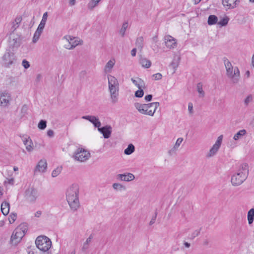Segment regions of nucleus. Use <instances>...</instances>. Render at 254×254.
<instances>
[{
  "instance_id": "nucleus-58",
  "label": "nucleus",
  "mask_w": 254,
  "mask_h": 254,
  "mask_svg": "<svg viewBox=\"0 0 254 254\" xmlns=\"http://www.w3.org/2000/svg\"><path fill=\"white\" fill-rule=\"evenodd\" d=\"M152 41L155 45H156L158 42L157 36H154L152 38Z\"/></svg>"
},
{
  "instance_id": "nucleus-27",
  "label": "nucleus",
  "mask_w": 254,
  "mask_h": 254,
  "mask_svg": "<svg viewBox=\"0 0 254 254\" xmlns=\"http://www.w3.org/2000/svg\"><path fill=\"white\" fill-rule=\"evenodd\" d=\"M134 150V146L132 144H129L127 147L124 150V153L126 155H130Z\"/></svg>"
},
{
  "instance_id": "nucleus-53",
  "label": "nucleus",
  "mask_w": 254,
  "mask_h": 254,
  "mask_svg": "<svg viewBox=\"0 0 254 254\" xmlns=\"http://www.w3.org/2000/svg\"><path fill=\"white\" fill-rule=\"evenodd\" d=\"M47 135L49 137H52L54 135V131L52 129H49L47 131Z\"/></svg>"
},
{
  "instance_id": "nucleus-25",
  "label": "nucleus",
  "mask_w": 254,
  "mask_h": 254,
  "mask_svg": "<svg viewBox=\"0 0 254 254\" xmlns=\"http://www.w3.org/2000/svg\"><path fill=\"white\" fill-rule=\"evenodd\" d=\"M136 46L140 51L142 50L143 47V38L142 36H140L137 38L135 42Z\"/></svg>"
},
{
  "instance_id": "nucleus-61",
  "label": "nucleus",
  "mask_w": 254,
  "mask_h": 254,
  "mask_svg": "<svg viewBox=\"0 0 254 254\" xmlns=\"http://www.w3.org/2000/svg\"><path fill=\"white\" fill-rule=\"evenodd\" d=\"M7 182L9 184L13 185L14 183V179L13 178L8 179Z\"/></svg>"
},
{
  "instance_id": "nucleus-24",
  "label": "nucleus",
  "mask_w": 254,
  "mask_h": 254,
  "mask_svg": "<svg viewBox=\"0 0 254 254\" xmlns=\"http://www.w3.org/2000/svg\"><path fill=\"white\" fill-rule=\"evenodd\" d=\"M218 18L215 15H210L208 16V24L209 25H212L215 24L217 23Z\"/></svg>"
},
{
  "instance_id": "nucleus-49",
  "label": "nucleus",
  "mask_w": 254,
  "mask_h": 254,
  "mask_svg": "<svg viewBox=\"0 0 254 254\" xmlns=\"http://www.w3.org/2000/svg\"><path fill=\"white\" fill-rule=\"evenodd\" d=\"M157 215V212L156 211L155 212L154 216L152 218V219H151V220L149 222L150 225H152V224H153L155 223Z\"/></svg>"
},
{
  "instance_id": "nucleus-29",
  "label": "nucleus",
  "mask_w": 254,
  "mask_h": 254,
  "mask_svg": "<svg viewBox=\"0 0 254 254\" xmlns=\"http://www.w3.org/2000/svg\"><path fill=\"white\" fill-rule=\"evenodd\" d=\"M113 188L114 190H126V188L125 186L122 185L119 183H114L113 184Z\"/></svg>"
},
{
  "instance_id": "nucleus-5",
  "label": "nucleus",
  "mask_w": 254,
  "mask_h": 254,
  "mask_svg": "<svg viewBox=\"0 0 254 254\" xmlns=\"http://www.w3.org/2000/svg\"><path fill=\"white\" fill-rule=\"evenodd\" d=\"M109 89L113 103H116L118 100L119 95V83L118 80L112 75L108 76Z\"/></svg>"
},
{
  "instance_id": "nucleus-20",
  "label": "nucleus",
  "mask_w": 254,
  "mask_h": 254,
  "mask_svg": "<svg viewBox=\"0 0 254 254\" xmlns=\"http://www.w3.org/2000/svg\"><path fill=\"white\" fill-rule=\"evenodd\" d=\"M10 205L6 201L3 202L1 204V211L4 215H6L9 211Z\"/></svg>"
},
{
  "instance_id": "nucleus-35",
  "label": "nucleus",
  "mask_w": 254,
  "mask_h": 254,
  "mask_svg": "<svg viewBox=\"0 0 254 254\" xmlns=\"http://www.w3.org/2000/svg\"><path fill=\"white\" fill-rule=\"evenodd\" d=\"M41 33V32L36 30L32 39V42L33 43H35L38 41Z\"/></svg>"
},
{
  "instance_id": "nucleus-41",
  "label": "nucleus",
  "mask_w": 254,
  "mask_h": 254,
  "mask_svg": "<svg viewBox=\"0 0 254 254\" xmlns=\"http://www.w3.org/2000/svg\"><path fill=\"white\" fill-rule=\"evenodd\" d=\"M143 95L144 91L141 88L140 89H139V90L135 91L134 94L135 97L137 98H141L143 96Z\"/></svg>"
},
{
  "instance_id": "nucleus-59",
  "label": "nucleus",
  "mask_w": 254,
  "mask_h": 254,
  "mask_svg": "<svg viewBox=\"0 0 254 254\" xmlns=\"http://www.w3.org/2000/svg\"><path fill=\"white\" fill-rule=\"evenodd\" d=\"M47 17H48V12H46L43 15L42 19L47 20Z\"/></svg>"
},
{
  "instance_id": "nucleus-28",
  "label": "nucleus",
  "mask_w": 254,
  "mask_h": 254,
  "mask_svg": "<svg viewBox=\"0 0 254 254\" xmlns=\"http://www.w3.org/2000/svg\"><path fill=\"white\" fill-rule=\"evenodd\" d=\"M246 130L245 129H242L239 130L237 133L234 135L233 137L234 139L235 140H238L239 138H241L243 136H244L246 133Z\"/></svg>"
},
{
  "instance_id": "nucleus-46",
  "label": "nucleus",
  "mask_w": 254,
  "mask_h": 254,
  "mask_svg": "<svg viewBox=\"0 0 254 254\" xmlns=\"http://www.w3.org/2000/svg\"><path fill=\"white\" fill-rule=\"evenodd\" d=\"M200 233V230H197L194 231L191 234L190 239H193L195 237L198 236Z\"/></svg>"
},
{
  "instance_id": "nucleus-22",
  "label": "nucleus",
  "mask_w": 254,
  "mask_h": 254,
  "mask_svg": "<svg viewBox=\"0 0 254 254\" xmlns=\"http://www.w3.org/2000/svg\"><path fill=\"white\" fill-rule=\"evenodd\" d=\"M180 61V58L179 57H175L170 63V66L174 69V73L175 72L177 68L178 67Z\"/></svg>"
},
{
  "instance_id": "nucleus-15",
  "label": "nucleus",
  "mask_w": 254,
  "mask_h": 254,
  "mask_svg": "<svg viewBox=\"0 0 254 254\" xmlns=\"http://www.w3.org/2000/svg\"><path fill=\"white\" fill-rule=\"evenodd\" d=\"M47 166V163L46 160L41 159L40 160L37 165H36L34 172L36 173L37 172H45Z\"/></svg>"
},
{
  "instance_id": "nucleus-36",
  "label": "nucleus",
  "mask_w": 254,
  "mask_h": 254,
  "mask_svg": "<svg viewBox=\"0 0 254 254\" xmlns=\"http://www.w3.org/2000/svg\"><path fill=\"white\" fill-rule=\"evenodd\" d=\"M253 100V96L252 95H249L244 100V104L246 106H248L249 104Z\"/></svg>"
},
{
  "instance_id": "nucleus-38",
  "label": "nucleus",
  "mask_w": 254,
  "mask_h": 254,
  "mask_svg": "<svg viewBox=\"0 0 254 254\" xmlns=\"http://www.w3.org/2000/svg\"><path fill=\"white\" fill-rule=\"evenodd\" d=\"M229 21V18L227 17L223 18L220 21L218 22V24L220 25L221 26H226Z\"/></svg>"
},
{
  "instance_id": "nucleus-42",
  "label": "nucleus",
  "mask_w": 254,
  "mask_h": 254,
  "mask_svg": "<svg viewBox=\"0 0 254 254\" xmlns=\"http://www.w3.org/2000/svg\"><path fill=\"white\" fill-rule=\"evenodd\" d=\"M17 215L16 213H11L9 215V221L10 224L13 223L16 220Z\"/></svg>"
},
{
  "instance_id": "nucleus-37",
  "label": "nucleus",
  "mask_w": 254,
  "mask_h": 254,
  "mask_svg": "<svg viewBox=\"0 0 254 254\" xmlns=\"http://www.w3.org/2000/svg\"><path fill=\"white\" fill-rule=\"evenodd\" d=\"M98 3H96V1H93V0H91L88 3L87 7L88 8L91 10H93V8L96 7L98 5Z\"/></svg>"
},
{
  "instance_id": "nucleus-56",
  "label": "nucleus",
  "mask_w": 254,
  "mask_h": 254,
  "mask_svg": "<svg viewBox=\"0 0 254 254\" xmlns=\"http://www.w3.org/2000/svg\"><path fill=\"white\" fill-rule=\"evenodd\" d=\"M159 47L158 45H155L154 46H153L152 47V49L154 51H155L156 53L158 52V50H159Z\"/></svg>"
},
{
  "instance_id": "nucleus-6",
  "label": "nucleus",
  "mask_w": 254,
  "mask_h": 254,
  "mask_svg": "<svg viewBox=\"0 0 254 254\" xmlns=\"http://www.w3.org/2000/svg\"><path fill=\"white\" fill-rule=\"evenodd\" d=\"M36 247L43 252L48 251L52 246L51 241L45 236H38L35 241Z\"/></svg>"
},
{
  "instance_id": "nucleus-45",
  "label": "nucleus",
  "mask_w": 254,
  "mask_h": 254,
  "mask_svg": "<svg viewBox=\"0 0 254 254\" xmlns=\"http://www.w3.org/2000/svg\"><path fill=\"white\" fill-rule=\"evenodd\" d=\"M22 64L25 69H27L30 67L29 63L26 60L22 61Z\"/></svg>"
},
{
  "instance_id": "nucleus-26",
  "label": "nucleus",
  "mask_w": 254,
  "mask_h": 254,
  "mask_svg": "<svg viewBox=\"0 0 254 254\" xmlns=\"http://www.w3.org/2000/svg\"><path fill=\"white\" fill-rule=\"evenodd\" d=\"M248 220L249 224H252L254 220V208H251L248 213Z\"/></svg>"
},
{
  "instance_id": "nucleus-18",
  "label": "nucleus",
  "mask_w": 254,
  "mask_h": 254,
  "mask_svg": "<svg viewBox=\"0 0 254 254\" xmlns=\"http://www.w3.org/2000/svg\"><path fill=\"white\" fill-rule=\"evenodd\" d=\"M237 0H223L222 3L227 8H234L237 6Z\"/></svg>"
},
{
  "instance_id": "nucleus-1",
  "label": "nucleus",
  "mask_w": 254,
  "mask_h": 254,
  "mask_svg": "<svg viewBox=\"0 0 254 254\" xmlns=\"http://www.w3.org/2000/svg\"><path fill=\"white\" fill-rule=\"evenodd\" d=\"M79 186L76 184L71 185L66 190V198L71 209L75 211L79 207L78 199Z\"/></svg>"
},
{
  "instance_id": "nucleus-60",
  "label": "nucleus",
  "mask_w": 254,
  "mask_h": 254,
  "mask_svg": "<svg viewBox=\"0 0 254 254\" xmlns=\"http://www.w3.org/2000/svg\"><path fill=\"white\" fill-rule=\"evenodd\" d=\"M76 1L75 0H69V3L70 5L73 6L75 4Z\"/></svg>"
},
{
  "instance_id": "nucleus-55",
  "label": "nucleus",
  "mask_w": 254,
  "mask_h": 254,
  "mask_svg": "<svg viewBox=\"0 0 254 254\" xmlns=\"http://www.w3.org/2000/svg\"><path fill=\"white\" fill-rule=\"evenodd\" d=\"M42 214V211H40V210H38L35 213V217H39Z\"/></svg>"
},
{
  "instance_id": "nucleus-52",
  "label": "nucleus",
  "mask_w": 254,
  "mask_h": 254,
  "mask_svg": "<svg viewBox=\"0 0 254 254\" xmlns=\"http://www.w3.org/2000/svg\"><path fill=\"white\" fill-rule=\"evenodd\" d=\"M44 27H45V26H44L42 25H41V24H39V26H38V28H37L36 30L38 31H39V32H40L41 33H42Z\"/></svg>"
},
{
  "instance_id": "nucleus-11",
  "label": "nucleus",
  "mask_w": 254,
  "mask_h": 254,
  "mask_svg": "<svg viewBox=\"0 0 254 254\" xmlns=\"http://www.w3.org/2000/svg\"><path fill=\"white\" fill-rule=\"evenodd\" d=\"M10 100V95L8 92L0 91V106L4 107L8 106Z\"/></svg>"
},
{
  "instance_id": "nucleus-64",
  "label": "nucleus",
  "mask_w": 254,
  "mask_h": 254,
  "mask_svg": "<svg viewBox=\"0 0 254 254\" xmlns=\"http://www.w3.org/2000/svg\"><path fill=\"white\" fill-rule=\"evenodd\" d=\"M245 76L247 78H248L250 76V72L249 70H247L246 72H245Z\"/></svg>"
},
{
  "instance_id": "nucleus-47",
  "label": "nucleus",
  "mask_w": 254,
  "mask_h": 254,
  "mask_svg": "<svg viewBox=\"0 0 254 254\" xmlns=\"http://www.w3.org/2000/svg\"><path fill=\"white\" fill-rule=\"evenodd\" d=\"M127 182H129V181H132L134 179L135 177L132 174L130 173H127Z\"/></svg>"
},
{
  "instance_id": "nucleus-19",
  "label": "nucleus",
  "mask_w": 254,
  "mask_h": 254,
  "mask_svg": "<svg viewBox=\"0 0 254 254\" xmlns=\"http://www.w3.org/2000/svg\"><path fill=\"white\" fill-rule=\"evenodd\" d=\"M23 141L24 145L26 146V150L28 152H31L33 150V147L32 145H33V142L29 136H26L23 137Z\"/></svg>"
},
{
  "instance_id": "nucleus-13",
  "label": "nucleus",
  "mask_w": 254,
  "mask_h": 254,
  "mask_svg": "<svg viewBox=\"0 0 254 254\" xmlns=\"http://www.w3.org/2000/svg\"><path fill=\"white\" fill-rule=\"evenodd\" d=\"M2 59L5 62V63L8 65L12 64L13 61L15 60L14 54L10 50H7L3 56Z\"/></svg>"
},
{
  "instance_id": "nucleus-17",
  "label": "nucleus",
  "mask_w": 254,
  "mask_h": 254,
  "mask_svg": "<svg viewBox=\"0 0 254 254\" xmlns=\"http://www.w3.org/2000/svg\"><path fill=\"white\" fill-rule=\"evenodd\" d=\"M68 42L71 44L70 48H74L76 46L79 44V41L76 37H73L69 35H66L64 37Z\"/></svg>"
},
{
  "instance_id": "nucleus-9",
  "label": "nucleus",
  "mask_w": 254,
  "mask_h": 254,
  "mask_svg": "<svg viewBox=\"0 0 254 254\" xmlns=\"http://www.w3.org/2000/svg\"><path fill=\"white\" fill-rule=\"evenodd\" d=\"M38 196L37 190L33 187L28 188L25 191L26 198L31 203L34 202L37 198Z\"/></svg>"
},
{
  "instance_id": "nucleus-16",
  "label": "nucleus",
  "mask_w": 254,
  "mask_h": 254,
  "mask_svg": "<svg viewBox=\"0 0 254 254\" xmlns=\"http://www.w3.org/2000/svg\"><path fill=\"white\" fill-rule=\"evenodd\" d=\"M82 119L86 120L90 122L93 124L95 127L99 128L101 126V122L99 119L93 116H84L82 117Z\"/></svg>"
},
{
  "instance_id": "nucleus-57",
  "label": "nucleus",
  "mask_w": 254,
  "mask_h": 254,
  "mask_svg": "<svg viewBox=\"0 0 254 254\" xmlns=\"http://www.w3.org/2000/svg\"><path fill=\"white\" fill-rule=\"evenodd\" d=\"M136 48H133L131 51V56H133V57H134L136 55Z\"/></svg>"
},
{
  "instance_id": "nucleus-12",
  "label": "nucleus",
  "mask_w": 254,
  "mask_h": 254,
  "mask_svg": "<svg viewBox=\"0 0 254 254\" xmlns=\"http://www.w3.org/2000/svg\"><path fill=\"white\" fill-rule=\"evenodd\" d=\"M165 44L167 48L174 49L177 47L176 40L172 36L167 35L164 37Z\"/></svg>"
},
{
  "instance_id": "nucleus-3",
  "label": "nucleus",
  "mask_w": 254,
  "mask_h": 254,
  "mask_svg": "<svg viewBox=\"0 0 254 254\" xmlns=\"http://www.w3.org/2000/svg\"><path fill=\"white\" fill-rule=\"evenodd\" d=\"M227 77L231 79L233 84H237L240 78V72L237 66L233 67L231 63L226 57L223 58Z\"/></svg>"
},
{
  "instance_id": "nucleus-2",
  "label": "nucleus",
  "mask_w": 254,
  "mask_h": 254,
  "mask_svg": "<svg viewBox=\"0 0 254 254\" xmlns=\"http://www.w3.org/2000/svg\"><path fill=\"white\" fill-rule=\"evenodd\" d=\"M249 175V167L247 163L240 165L237 172L231 177V182L233 186H239L247 179Z\"/></svg>"
},
{
  "instance_id": "nucleus-10",
  "label": "nucleus",
  "mask_w": 254,
  "mask_h": 254,
  "mask_svg": "<svg viewBox=\"0 0 254 254\" xmlns=\"http://www.w3.org/2000/svg\"><path fill=\"white\" fill-rule=\"evenodd\" d=\"M223 135H220L215 142V144L213 145L211 148L210 149L209 153L207 155V157H211L214 156L219 150L221 144L222 142Z\"/></svg>"
},
{
  "instance_id": "nucleus-34",
  "label": "nucleus",
  "mask_w": 254,
  "mask_h": 254,
  "mask_svg": "<svg viewBox=\"0 0 254 254\" xmlns=\"http://www.w3.org/2000/svg\"><path fill=\"white\" fill-rule=\"evenodd\" d=\"M47 127V121L41 120L38 125V127L40 129H44Z\"/></svg>"
},
{
  "instance_id": "nucleus-62",
  "label": "nucleus",
  "mask_w": 254,
  "mask_h": 254,
  "mask_svg": "<svg viewBox=\"0 0 254 254\" xmlns=\"http://www.w3.org/2000/svg\"><path fill=\"white\" fill-rule=\"evenodd\" d=\"M70 46H71V44L69 43V42H68L67 45H65L64 46V47H65V48H66L67 49H69V50L73 49V48H70Z\"/></svg>"
},
{
  "instance_id": "nucleus-7",
  "label": "nucleus",
  "mask_w": 254,
  "mask_h": 254,
  "mask_svg": "<svg viewBox=\"0 0 254 254\" xmlns=\"http://www.w3.org/2000/svg\"><path fill=\"white\" fill-rule=\"evenodd\" d=\"M26 229L22 230L17 228L13 231L10 238V242L12 245H16L20 242L22 238L25 235Z\"/></svg>"
},
{
  "instance_id": "nucleus-33",
  "label": "nucleus",
  "mask_w": 254,
  "mask_h": 254,
  "mask_svg": "<svg viewBox=\"0 0 254 254\" xmlns=\"http://www.w3.org/2000/svg\"><path fill=\"white\" fill-rule=\"evenodd\" d=\"M128 27V22L127 21H125L123 23V25L121 30H120V33L121 34L122 37H124L125 34V32Z\"/></svg>"
},
{
  "instance_id": "nucleus-8",
  "label": "nucleus",
  "mask_w": 254,
  "mask_h": 254,
  "mask_svg": "<svg viewBox=\"0 0 254 254\" xmlns=\"http://www.w3.org/2000/svg\"><path fill=\"white\" fill-rule=\"evenodd\" d=\"M90 156V154L89 151L82 148H78L74 153L73 157L77 161L84 162L88 160Z\"/></svg>"
},
{
  "instance_id": "nucleus-54",
  "label": "nucleus",
  "mask_w": 254,
  "mask_h": 254,
  "mask_svg": "<svg viewBox=\"0 0 254 254\" xmlns=\"http://www.w3.org/2000/svg\"><path fill=\"white\" fill-rule=\"evenodd\" d=\"M21 20H22L21 17H17L15 19V22L16 23V24H17V25L21 22Z\"/></svg>"
},
{
  "instance_id": "nucleus-44",
  "label": "nucleus",
  "mask_w": 254,
  "mask_h": 254,
  "mask_svg": "<svg viewBox=\"0 0 254 254\" xmlns=\"http://www.w3.org/2000/svg\"><path fill=\"white\" fill-rule=\"evenodd\" d=\"M183 139L182 138H179L176 141V142L174 146V149H177L182 142Z\"/></svg>"
},
{
  "instance_id": "nucleus-48",
  "label": "nucleus",
  "mask_w": 254,
  "mask_h": 254,
  "mask_svg": "<svg viewBox=\"0 0 254 254\" xmlns=\"http://www.w3.org/2000/svg\"><path fill=\"white\" fill-rule=\"evenodd\" d=\"M153 77H154L155 80H159L162 78V75L161 73H157L154 74L153 75Z\"/></svg>"
},
{
  "instance_id": "nucleus-32",
  "label": "nucleus",
  "mask_w": 254,
  "mask_h": 254,
  "mask_svg": "<svg viewBox=\"0 0 254 254\" xmlns=\"http://www.w3.org/2000/svg\"><path fill=\"white\" fill-rule=\"evenodd\" d=\"M197 90L199 93V97H203L204 96L205 93L203 90L202 84L201 82H199L197 84Z\"/></svg>"
},
{
  "instance_id": "nucleus-40",
  "label": "nucleus",
  "mask_w": 254,
  "mask_h": 254,
  "mask_svg": "<svg viewBox=\"0 0 254 254\" xmlns=\"http://www.w3.org/2000/svg\"><path fill=\"white\" fill-rule=\"evenodd\" d=\"M117 178L118 179L120 180L121 181H122L127 182V174H118L117 176Z\"/></svg>"
},
{
  "instance_id": "nucleus-51",
  "label": "nucleus",
  "mask_w": 254,
  "mask_h": 254,
  "mask_svg": "<svg viewBox=\"0 0 254 254\" xmlns=\"http://www.w3.org/2000/svg\"><path fill=\"white\" fill-rule=\"evenodd\" d=\"M188 109L190 113H192L193 105L191 103H189L188 105Z\"/></svg>"
},
{
  "instance_id": "nucleus-14",
  "label": "nucleus",
  "mask_w": 254,
  "mask_h": 254,
  "mask_svg": "<svg viewBox=\"0 0 254 254\" xmlns=\"http://www.w3.org/2000/svg\"><path fill=\"white\" fill-rule=\"evenodd\" d=\"M112 128L110 126L107 125L103 127H99L98 130L101 132L105 138H109L112 133Z\"/></svg>"
},
{
  "instance_id": "nucleus-63",
  "label": "nucleus",
  "mask_w": 254,
  "mask_h": 254,
  "mask_svg": "<svg viewBox=\"0 0 254 254\" xmlns=\"http://www.w3.org/2000/svg\"><path fill=\"white\" fill-rule=\"evenodd\" d=\"M46 21H47V20L42 19V20H41V22L40 23V24H41V25H42L44 26H45V24H46Z\"/></svg>"
},
{
  "instance_id": "nucleus-31",
  "label": "nucleus",
  "mask_w": 254,
  "mask_h": 254,
  "mask_svg": "<svg viewBox=\"0 0 254 254\" xmlns=\"http://www.w3.org/2000/svg\"><path fill=\"white\" fill-rule=\"evenodd\" d=\"M115 64V62L112 60L108 62L105 67V70L106 72L109 71L112 68Z\"/></svg>"
},
{
  "instance_id": "nucleus-4",
  "label": "nucleus",
  "mask_w": 254,
  "mask_h": 254,
  "mask_svg": "<svg viewBox=\"0 0 254 254\" xmlns=\"http://www.w3.org/2000/svg\"><path fill=\"white\" fill-rule=\"evenodd\" d=\"M159 103L156 102L148 104L135 103V109L141 114L153 116L157 108L159 106Z\"/></svg>"
},
{
  "instance_id": "nucleus-21",
  "label": "nucleus",
  "mask_w": 254,
  "mask_h": 254,
  "mask_svg": "<svg viewBox=\"0 0 254 254\" xmlns=\"http://www.w3.org/2000/svg\"><path fill=\"white\" fill-rule=\"evenodd\" d=\"M131 80L132 83L138 88V89H140L141 88H145L144 82L141 78H138L136 80H135L132 78Z\"/></svg>"
},
{
  "instance_id": "nucleus-23",
  "label": "nucleus",
  "mask_w": 254,
  "mask_h": 254,
  "mask_svg": "<svg viewBox=\"0 0 254 254\" xmlns=\"http://www.w3.org/2000/svg\"><path fill=\"white\" fill-rule=\"evenodd\" d=\"M139 63L143 67L145 68H149L151 64V63L149 60L144 58H140Z\"/></svg>"
},
{
  "instance_id": "nucleus-30",
  "label": "nucleus",
  "mask_w": 254,
  "mask_h": 254,
  "mask_svg": "<svg viewBox=\"0 0 254 254\" xmlns=\"http://www.w3.org/2000/svg\"><path fill=\"white\" fill-rule=\"evenodd\" d=\"M92 239V235H90V236L87 239L86 242L83 244V247L82 248V251L85 252L87 249H88L89 244L91 242Z\"/></svg>"
},
{
  "instance_id": "nucleus-43",
  "label": "nucleus",
  "mask_w": 254,
  "mask_h": 254,
  "mask_svg": "<svg viewBox=\"0 0 254 254\" xmlns=\"http://www.w3.org/2000/svg\"><path fill=\"white\" fill-rule=\"evenodd\" d=\"M28 110V107L27 105H24L21 108V113L22 114L21 117L24 116Z\"/></svg>"
},
{
  "instance_id": "nucleus-50",
  "label": "nucleus",
  "mask_w": 254,
  "mask_h": 254,
  "mask_svg": "<svg viewBox=\"0 0 254 254\" xmlns=\"http://www.w3.org/2000/svg\"><path fill=\"white\" fill-rule=\"evenodd\" d=\"M152 99V95L151 94H149L145 96L144 99L146 102H149L151 101Z\"/></svg>"
},
{
  "instance_id": "nucleus-39",
  "label": "nucleus",
  "mask_w": 254,
  "mask_h": 254,
  "mask_svg": "<svg viewBox=\"0 0 254 254\" xmlns=\"http://www.w3.org/2000/svg\"><path fill=\"white\" fill-rule=\"evenodd\" d=\"M62 167H58L56 169L54 170L52 173V176L53 177H56L58 176L61 173Z\"/></svg>"
}]
</instances>
